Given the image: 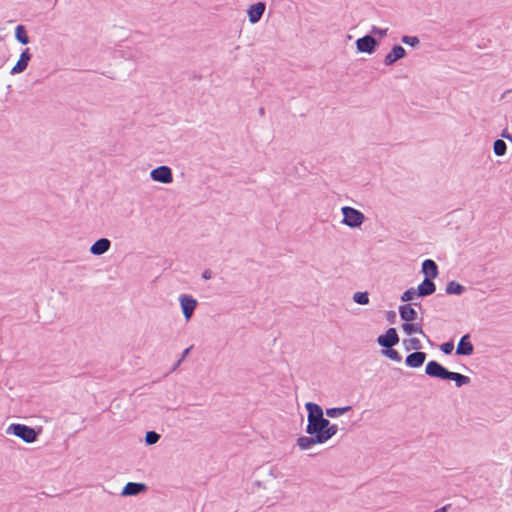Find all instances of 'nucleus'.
Here are the masks:
<instances>
[{
	"instance_id": "1",
	"label": "nucleus",
	"mask_w": 512,
	"mask_h": 512,
	"mask_svg": "<svg viewBox=\"0 0 512 512\" xmlns=\"http://www.w3.org/2000/svg\"><path fill=\"white\" fill-rule=\"evenodd\" d=\"M307 411V426L306 433L314 435L320 442L323 443V436L326 429V418L322 407L314 402L305 403Z\"/></svg>"
},
{
	"instance_id": "2",
	"label": "nucleus",
	"mask_w": 512,
	"mask_h": 512,
	"mask_svg": "<svg viewBox=\"0 0 512 512\" xmlns=\"http://www.w3.org/2000/svg\"><path fill=\"white\" fill-rule=\"evenodd\" d=\"M6 433L20 438L25 443H33L37 440L39 431L25 424L13 423L7 427Z\"/></svg>"
},
{
	"instance_id": "3",
	"label": "nucleus",
	"mask_w": 512,
	"mask_h": 512,
	"mask_svg": "<svg viewBox=\"0 0 512 512\" xmlns=\"http://www.w3.org/2000/svg\"><path fill=\"white\" fill-rule=\"evenodd\" d=\"M341 212L343 215L341 223L350 228L360 227L365 221V215L353 207L344 206L341 208Z\"/></svg>"
},
{
	"instance_id": "4",
	"label": "nucleus",
	"mask_w": 512,
	"mask_h": 512,
	"mask_svg": "<svg viewBox=\"0 0 512 512\" xmlns=\"http://www.w3.org/2000/svg\"><path fill=\"white\" fill-rule=\"evenodd\" d=\"M150 177L153 181L162 184H170L173 182L172 170L166 165H161L152 169L150 172Z\"/></svg>"
},
{
	"instance_id": "5",
	"label": "nucleus",
	"mask_w": 512,
	"mask_h": 512,
	"mask_svg": "<svg viewBox=\"0 0 512 512\" xmlns=\"http://www.w3.org/2000/svg\"><path fill=\"white\" fill-rule=\"evenodd\" d=\"M355 44L358 52L373 54L379 46V41L371 35H365L358 38Z\"/></svg>"
},
{
	"instance_id": "6",
	"label": "nucleus",
	"mask_w": 512,
	"mask_h": 512,
	"mask_svg": "<svg viewBox=\"0 0 512 512\" xmlns=\"http://www.w3.org/2000/svg\"><path fill=\"white\" fill-rule=\"evenodd\" d=\"M425 373L432 378L447 380L450 371L435 360H430L425 367Z\"/></svg>"
},
{
	"instance_id": "7",
	"label": "nucleus",
	"mask_w": 512,
	"mask_h": 512,
	"mask_svg": "<svg viewBox=\"0 0 512 512\" xmlns=\"http://www.w3.org/2000/svg\"><path fill=\"white\" fill-rule=\"evenodd\" d=\"M179 302L185 320L189 321L198 305L197 300L190 295L182 294L179 297Z\"/></svg>"
},
{
	"instance_id": "8",
	"label": "nucleus",
	"mask_w": 512,
	"mask_h": 512,
	"mask_svg": "<svg viewBox=\"0 0 512 512\" xmlns=\"http://www.w3.org/2000/svg\"><path fill=\"white\" fill-rule=\"evenodd\" d=\"M377 343L384 349L397 345L399 343L397 330L393 327L388 328L384 334L378 336Z\"/></svg>"
},
{
	"instance_id": "9",
	"label": "nucleus",
	"mask_w": 512,
	"mask_h": 512,
	"mask_svg": "<svg viewBox=\"0 0 512 512\" xmlns=\"http://www.w3.org/2000/svg\"><path fill=\"white\" fill-rule=\"evenodd\" d=\"M265 9H266L265 2H257L255 4L250 5L247 10L249 22L251 24H255V23L259 22L265 12Z\"/></svg>"
},
{
	"instance_id": "10",
	"label": "nucleus",
	"mask_w": 512,
	"mask_h": 512,
	"mask_svg": "<svg viewBox=\"0 0 512 512\" xmlns=\"http://www.w3.org/2000/svg\"><path fill=\"white\" fill-rule=\"evenodd\" d=\"M406 50L401 45H394L391 51L385 56L384 64L386 66L394 65L398 60L405 58Z\"/></svg>"
},
{
	"instance_id": "11",
	"label": "nucleus",
	"mask_w": 512,
	"mask_h": 512,
	"mask_svg": "<svg viewBox=\"0 0 512 512\" xmlns=\"http://www.w3.org/2000/svg\"><path fill=\"white\" fill-rule=\"evenodd\" d=\"M31 60V54L29 52V48H26L22 51L20 54V57L16 64L13 66V68L10 71L11 75H16L24 72L29 64V61Z\"/></svg>"
},
{
	"instance_id": "12",
	"label": "nucleus",
	"mask_w": 512,
	"mask_h": 512,
	"mask_svg": "<svg viewBox=\"0 0 512 512\" xmlns=\"http://www.w3.org/2000/svg\"><path fill=\"white\" fill-rule=\"evenodd\" d=\"M419 306L421 308L420 303H406L399 306V315L401 320L405 321V323L412 322L417 318V312L412 306Z\"/></svg>"
},
{
	"instance_id": "13",
	"label": "nucleus",
	"mask_w": 512,
	"mask_h": 512,
	"mask_svg": "<svg viewBox=\"0 0 512 512\" xmlns=\"http://www.w3.org/2000/svg\"><path fill=\"white\" fill-rule=\"evenodd\" d=\"M427 358V354L422 351H414L408 354L405 358V364L409 368H419L421 367Z\"/></svg>"
},
{
	"instance_id": "14",
	"label": "nucleus",
	"mask_w": 512,
	"mask_h": 512,
	"mask_svg": "<svg viewBox=\"0 0 512 512\" xmlns=\"http://www.w3.org/2000/svg\"><path fill=\"white\" fill-rule=\"evenodd\" d=\"M474 352V346L470 341V334L463 335L457 345L456 355L470 356Z\"/></svg>"
},
{
	"instance_id": "15",
	"label": "nucleus",
	"mask_w": 512,
	"mask_h": 512,
	"mask_svg": "<svg viewBox=\"0 0 512 512\" xmlns=\"http://www.w3.org/2000/svg\"><path fill=\"white\" fill-rule=\"evenodd\" d=\"M147 490L145 483L128 482L122 489V496H136Z\"/></svg>"
},
{
	"instance_id": "16",
	"label": "nucleus",
	"mask_w": 512,
	"mask_h": 512,
	"mask_svg": "<svg viewBox=\"0 0 512 512\" xmlns=\"http://www.w3.org/2000/svg\"><path fill=\"white\" fill-rule=\"evenodd\" d=\"M111 247V241L107 238L96 240L90 247L89 251L92 255L100 256L106 253Z\"/></svg>"
},
{
	"instance_id": "17",
	"label": "nucleus",
	"mask_w": 512,
	"mask_h": 512,
	"mask_svg": "<svg viewBox=\"0 0 512 512\" xmlns=\"http://www.w3.org/2000/svg\"><path fill=\"white\" fill-rule=\"evenodd\" d=\"M422 273L425 275V279H435L438 274V266L432 259H426L422 263Z\"/></svg>"
},
{
	"instance_id": "18",
	"label": "nucleus",
	"mask_w": 512,
	"mask_h": 512,
	"mask_svg": "<svg viewBox=\"0 0 512 512\" xmlns=\"http://www.w3.org/2000/svg\"><path fill=\"white\" fill-rule=\"evenodd\" d=\"M436 291V285L431 279H424L416 289L418 297H426L433 294Z\"/></svg>"
},
{
	"instance_id": "19",
	"label": "nucleus",
	"mask_w": 512,
	"mask_h": 512,
	"mask_svg": "<svg viewBox=\"0 0 512 512\" xmlns=\"http://www.w3.org/2000/svg\"><path fill=\"white\" fill-rule=\"evenodd\" d=\"M323 444L314 435L301 436L297 439V445L301 450H307L313 445Z\"/></svg>"
},
{
	"instance_id": "20",
	"label": "nucleus",
	"mask_w": 512,
	"mask_h": 512,
	"mask_svg": "<svg viewBox=\"0 0 512 512\" xmlns=\"http://www.w3.org/2000/svg\"><path fill=\"white\" fill-rule=\"evenodd\" d=\"M447 380L454 381L456 387H458V388H460L464 385H467L471 382L470 377L460 374V373H457V372H452V371H450V373L447 377Z\"/></svg>"
},
{
	"instance_id": "21",
	"label": "nucleus",
	"mask_w": 512,
	"mask_h": 512,
	"mask_svg": "<svg viewBox=\"0 0 512 512\" xmlns=\"http://www.w3.org/2000/svg\"><path fill=\"white\" fill-rule=\"evenodd\" d=\"M401 328L407 335H411L413 333H418V334H422L425 336L423 329H422L421 322L414 323L412 321V322H408V323H403L401 325Z\"/></svg>"
},
{
	"instance_id": "22",
	"label": "nucleus",
	"mask_w": 512,
	"mask_h": 512,
	"mask_svg": "<svg viewBox=\"0 0 512 512\" xmlns=\"http://www.w3.org/2000/svg\"><path fill=\"white\" fill-rule=\"evenodd\" d=\"M465 290L466 288L463 285L454 280L448 282L445 288L446 293L449 295H461Z\"/></svg>"
},
{
	"instance_id": "23",
	"label": "nucleus",
	"mask_w": 512,
	"mask_h": 512,
	"mask_svg": "<svg viewBox=\"0 0 512 512\" xmlns=\"http://www.w3.org/2000/svg\"><path fill=\"white\" fill-rule=\"evenodd\" d=\"M15 39L22 45H26L30 42L26 28L23 25H17L15 28Z\"/></svg>"
},
{
	"instance_id": "24",
	"label": "nucleus",
	"mask_w": 512,
	"mask_h": 512,
	"mask_svg": "<svg viewBox=\"0 0 512 512\" xmlns=\"http://www.w3.org/2000/svg\"><path fill=\"white\" fill-rule=\"evenodd\" d=\"M351 410V406L332 407L325 410V414L329 418H337Z\"/></svg>"
},
{
	"instance_id": "25",
	"label": "nucleus",
	"mask_w": 512,
	"mask_h": 512,
	"mask_svg": "<svg viewBox=\"0 0 512 512\" xmlns=\"http://www.w3.org/2000/svg\"><path fill=\"white\" fill-rule=\"evenodd\" d=\"M338 432V426L336 424H332L327 418H326V429L323 436V443H326L329 441L332 437H334Z\"/></svg>"
},
{
	"instance_id": "26",
	"label": "nucleus",
	"mask_w": 512,
	"mask_h": 512,
	"mask_svg": "<svg viewBox=\"0 0 512 512\" xmlns=\"http://www.w3.org/2000/svg\"><path fill=\"white\" fill-rule=\"evenodd\" d=\"M493 151L496 156H503L507 151V145L504 140L497 139L493 144Z\"/></svg>"
},
{
	"instance_id": "27",
	"label": "nucleus",
	"mask_w": 512,
	"mask_h": 512,
	"mask_svg": "<svg viewBox=\"0 0 512 512\" xmlns=\"http://www.w3.org/2000/svg\"><path fill=\"white\" fill-rule=\"evenodd\" d=\"M403 344L405 345V349L407 351H409V350L420 351V349L422 348V344L418 338H410L408 340H404Z\"/></svg>"
},
{
	"instance_id": "28",
	"label": "nucleus",
	"mask_w": 512,
	"mask_h": 512,
	"mask_svg": "<svg viewBox=\"0 0 512 512\" xmlns=\"http://www.w3.org/2000/svg\"><path fill=\"white\" fill-rule=\"evenodd\" d=\"M382 354L396 362H400L402 360V356L393 347L383 349Z\"/></svg>"
},
{
	"instance_id": "29",
	"label": "nucleus",
	"mask_w": 512,
	"mask_h": 512,
	"mask_svg": "<svg viewBox=\"0 0 512 512\" xmlns=\"http://www.w3.org/2000/svg\"><path fill=\"white\" fill-rule=\"evenodd\" d=\"M353 301L360 305H367L369 303V294L368 292H356L353 295Z\"/></svg>"
},
{
	"instance_id": "30",
	"label": "nucleus",
	"mask_w": 512,
	"mask_h": 512,
	"mask_svg": "<svg viewBox=\"0 0 512 512\" xmlns=\"http://www.w3.org/2000/svg\"><path fill=\"white\" fill-rule=\"evenodd\" d=\"M160 439V435L155 431H148L145 434V443L146 445H154Z\"/></svg>"
},
{
	"instance_id": "31",
	"label": "nucleus",
	"mask_w": 512,
	"mask_h": 512,
	"mask_svg": "<svg viewBox=\"0 0 512 512\" xmlns=\"http://www.w3.org/2000/svg\"><path fill=\"white\" fill-rule=\"evenodd\" d=\"M402 43L411 46L413 48L417 47L420 44V40L417 36H408L404 35L401 37Z\"/></svg>"
},
{
	"instance_id": "32",
	"label": "nucleus",
	"mask_w": 512,
	"mask_h": 512,
	"mask_svg": "<svg viewBox=\"0 0 512 512\" xmlns=\"http://www.w3.org/2000/svg\"><path fill=\"white\" fill-rule=\"evenodd\" d=\"M415 296H417L416 289L409 288L405 292H403V294L400 297V300L402 302H405L406 304L407 302L412 301Z\"/></svg>"
},
{
	"instance_id": "33",
	"label": "nucleus",
	"mask_w": 512,
	"mask_h": 512,
	"mask_svg": "<svg viewBox=\"0 0 512 512\" xmlns=\"http://www.w3.org/2000/svg\"><path fill=\"white\" fill-rule=\"evenodd\" d=\"M454 349V343L453 341H447V342H444L443 344L440 345V350L446 354V355H449L452 353Z\"/></svg>"
},
{
	"instance_id": "34",
	"label": "nucleus",
	"mask_w": 512,
	"mask_h": 512,
	"mask_svg": "<svg viewBox=\"0 0 512 512\" xmlns=\"http://www.w3.org/2000/svg\"><path fill=\"white\" fill-rule=\"evenodd\" d=\"M387 28H379L377 26H372L371 33L375 35H379L380 37H384L387 35Z\"/></svg>"
},
{
	"instance_id": "35",
	"label": "nucleus",
	"mask_w": 512,
	"mask_h": 512,
	"mask_svg": "<svg viewBox=\"0 0 512 512\" xmlns=\"http://www.w3.org/2000/svg\"><path fill=\"white\" fill-rule=\"evenodd\" d=\"M202 278L204 280H209L212 278V271L210 269H205L203 272H202Z\"/></svg>"
},
{
	"instance_id": "36",
	"label": "nucleus",
	"mask_w": 512,
	"mask_h": 512,
	"mask_svg": "<svg viewBox=\"0 0 512 512\" xmlns=\"http://www.w3.org/2000/svg\"><path fill=\"white\" fill-rule=\"evenodd\" d=\"M192 349V346L186 348L183 352H182V355H181V358L182 361L185 359V357L189 354L190 350Z\"/></svg>"
},
{
	"instance_id": "37",
	"label": "nucleus",
	"mask_w": 512,
	"mask_h": 512,
	"mask_svg": "<svg viewBox=\"0 0 512 512\" xmlns=\"http://www.w3.org/2000/svg\"><path fill=\"white\" fill-rule=\"evenodd\" d=\"M395 316H396L395 312L394 311H390L387 314V319L392 322L394 320Z\"/></svg>"
},
{
	"instance_id": "38",
	"label": "nucleus",
	"mask_w": 512,
	"mask_h": 512,
	"mask_svg": "<svg viewBox=\"0 0 512 512\" xmlns=\"http://www.w3.org/2000/svg\"><path fill=\"white\" fill-rule=\"evenodd\" d=\"M501 136H502L503 138H506V139H508V140L512 141V136H511L510 134H508L505 130L503 131V133L501 134Z\"/></svg>"
},
{
	"instance_id": "39",
	"label": "nucleus",
	"mask_w": 512,
	"mask_h": 512,
	"mask_svg": "<svg viewBox=\"0 0 512 512\" xmlns=\"http://www.w3.org/2000/svg\"><path fill=\"white\" fill-rule=\"evenodd\" d=\"M181 362H182V359H179V360L174 364V366H173V368H172V371L176 370V369L180 366Z\"/></svg>"
},
{
	"instance_id": "40",
	"label": "nucleus",
	"mask_w": 512,
	"mask_h": 512,
	"mask_svg": "<svg viewBox=\"0 0 512 512\" xmlns=\"http://www.w3.org/2000/svg\"><path fill=\"white\" fill-rule=\"evenodd\" d=\"M259 114H260V115H264V108H260V109H259Z\"/></svg>"
}]
</instances>
